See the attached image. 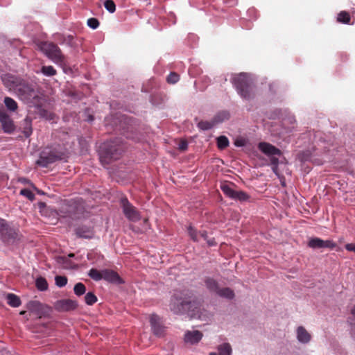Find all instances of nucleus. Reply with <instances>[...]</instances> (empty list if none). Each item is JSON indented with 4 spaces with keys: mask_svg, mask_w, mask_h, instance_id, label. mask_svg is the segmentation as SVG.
<instances>
[{
    "mask_svg": "<svg viewBox=\"0 0 355 355\" xmlns=\"http://www.w3.org/2000/svg\"><path fill=\"white\" fill-rule=\"evenodd\" d=\"M169 306L171 311L175 314L187 313L192 318L201 319L199 314L200 303L188 290L176 292L172 297Z\"/></svg>",
    "mask_w": 355,
    "mask_h": 355,
    "instance_id": "obj_1",
    "label": "nucleus"
},
{
    "mask_svg": "<svg viewBox=\"0 0 355 355\" xmlns=\"http://www.w3.org/2000/svg\"><path fill=\"white\" fill-rule=\"evenodd\" d=\"M232 83L243 98L249 100L252 98V82L248 74L241 73L235 76L232 79Z\"/></svg>",
    "mask_w": 355,
    "mask_h": 355,
    "instance_id": "obj_2",
    "label": "nucleus"
},
{
    "mask_svg": "<svg viewBox=\"0 0 355 355\" xmlns=\"http://www.w3.org/2000/svg\"><path fill=\"white\" fill-rule=\"evenodd\" d=\"M40 48L44 54L55 64L60 66L66 64V58L55 44L45 42L41 44Z\"/></svg>",
    "mask_w": 355,
    "mask_h": 355,
    "instance_id": "obj_3",
    "label": "nucleus"
},
{
    "mask_svg": "<svg viewBox=\"0 0 355 355\" xmlns=\"http://www.w3.org/2000/svg\"><path fill=\"white\" fill-rule=\"evenodd\" d=\"M88 275L95 281L104 279L112 284H120L123 283V281L118 273L110 269L98 270L97 269L92 268L89 271Z\"/></svg>",
    "mask_w": 355,
    "mask_h": 355,
    "instance_id": "obj_4",
    "label": "nucleus"
},
{
    "mask_svg": "<svg viewBox=\"0 0 355 355\" xmlns=\"http://www.w3.org/2000/svg\"><path fill=\"white\" fill-rule=\"evenodd\" d=\"M121 205L123 214L129 220L136 222L141 219L139 211L126 198L121 199Z\"/></svg>",
    "mask_w": 355,
    "mask_h": 355,
    "instance_id": "obj_5",
    "label": "nucleus"
},
{
    "mask_svg": "<svg viewBox=\"0 0 355 355\" xmlns=\"http://www.w3.org/2000/svg\"><path fill=\"white\" fill-rule=\"evenodd\" d=\"M78 304L76 300L63 299L55 302L54 306L58 311H70L77 309Z\"/></svg>",
    "mask_w": 355,
    "mask_h": 355,
    "instance_id": "obj_6",
    "label": "nucleus"
},
{
    "mask_svg": "<svg viewBox=\"0 0 355 355\" xmlns=\"http://www.w3.org/2000/svg\"><path fill=\"white\" fill-rule=\"evenodd\" d=\"M27 309L35 314L37 317L42 318L46 315L49 308L38 301H30L26 305Z\"/></svg>",
    "mask_w": 355,
    "mask_h": 355,
    "instance_id": "obj_7",
    "label": "nucleus"
},
{
    "mask_svg": "<svg viewBox=\"0 0 355 355\" xmlns=\"http://www.w3.org/2000/svg\"><path fill=\"white\" fill-rule=\"evenodd\" d=\"M308 246L313 249L329 248L334 249L336 244L331 240H322L320 238H312L308 243Z\"/></svg>",
    "mask_w": 355,
    "mask_h": 355,
    "instance_id": "obj_8",
    "label": "nucleus"
},
{
    "mask_svg": "<svg viewBox=\"0 0 355 355\" xmlns=\"http://www.w3.org/2000/svg\"><path fill=\"white\" fill-rule=\"evenodd\" d=\"M0 122L4 132L12 133L15 126L10 116L3 111H0Z\"/></svg>",
    "mask_w": 355,
    "mask_h": 355,
    "instance_id": "obj_9",
    "label": "nucleus"
},
{
    "mask_svg": "<svg viewBox=\"0 0 355 355\" xmlns=\"http://www.w3.org/2000/svg\"><path fill=\"white\" fill-rule=\"evenodd\" d=\"M203 334L198 330L187 331L184 336V341L187 344H198L202 338Z\"/></svg>",
    "mask_w": 355,
    "mask_h": 355,
    "instance_id": "obj_10",
    "label": "nucleus"
},
{
    "mask_svg": "<svg viewBox=\"0 0 355 355\" xmlns=\"http://www.w3.org/2000/svg\"><path fill=\"white\" fill-rule=\"evenodd\" d=\"M258 148L266 155H281L282 154L279 149L267 142H260Z\"/></svg>",
    "mask_w": 355,
    "mask_h": 355,
    "instance_id": "obj_11",
    "label": "nucleus"
},
{
    "mask_svg": "<svg viewBox=\"0 0 355 355\" xmlns=\"http://www.w3.org/2000/svg\"><path fill=\"white\" fill-rule=\"evenodd\" d=\"M150 322L153 333L157 336H162L164 329V327L161 324L160 318L155 314H152L150 317Z\"/></svg>",
    "mask_w": 355,
    "mask_h": 355,
    "instance_id": "obj_12",
    "label": "nucleus"
},
{
    "mask_svg": "<svg viewBox=\"0 0 355 355\" xmlns=\"http://www.w3.org/2000/svg\"><path fill=\"white\" fill-rule=\"evenodd\" d=\"M116 141H110L105 142L102 144L101 146V150L102 151V154L100 155H114V154H118V151L120 150L119 148L116 146Z\"/></svg>",
    "mask_w": 355,
    "mask_h": 355,
    "instance_id": "obj_13",
    "label": "nucleus"
},
{
    "mask_svg": "<svg viewBox=\"0 0 355 355\" xmlns=\"http://www.w3.org/2000/svg\"><path fill=\"white\" fill-rule=\"evenodd\" d=\"M18 91L20 94L26 95L28 98H36L38 97L33 86L29 83H24L19 85Z\"/></svg>",
    "mask_w": 355,
    "mask_h": 355,
    "instance_id": "obj_14",
    "label": "nucleus"
},
{
    "mask_svg": "<svg viewBox=\"0 0 355 355\" xmlns=\"http://www.w3.org/2000/svg\"><path fill=\"white\" fill-rule=\"evenodd\" d=\"M296 334L297 340L303 344L309 343L311 339V335L302 326H300L297 328Z\"/></svg>",
    "mask_w": 355,
    "mask_h": 355,
    "instance_id": "obj_15",
    "label": "nucleus"
},
{
    "mask_svg": "<svg viewBox=\"0 0 355 355\" xmlns=\"http://www.w3.org/2000/svg\"><path fill=\"white\" fill-rule=\"evenodd\" d=\"M218 117L219 116H215L210 121H200L197 125L202 130H210L217 123H221L222 119H218Z\"/></svg>",
    "mask_w": 355,
    "mask_h": 355,
    "instance_id": "obj_16",
    "label": "nucleus"
},
{
    "mask_svg": "<svg viewBox=\"0 0 355 355\" xmlns=\"http://www.w3.org/2000/svg\"><path fill=\"white\" fill-rule=\"evenodd\" d=\"M268 157L270 158L272 170L278 177H280L281 171L286 167V164L283 162H279L276 157Z\"/></svg>",
    "mask_w": 355,
    "mask_h": 355,
    "instance_id": "obj_17",
    "label": "nucleus"
},
{
    "mask_svg": "<svg viewBox=\"0 0 355 355\" xmlns=\"http://www.w3.org/2000/svg\"><path fill=\"white\" fill-rule=\"evenodd\" d=\"M61 159L62 157H40L36 164L42 167H48L49 164Z\"/></svg>",
    "mask_w": 355,
    "mask_h": 355,
    "instance_id": "obj_18",
    "label": "nucleus"
},
{
    "mask_svg": "<svg viewBox=\"0 0 355 355\" xmlns=\"http://www.w3.org/2000/svg\"><path fill=\"white\" fill-rule=\"evenodd\" d=\"M205 286L207 288L211 293H217L219 290L218 282L211 278H207L205 279Z\"/></svg>",
    "mask_w": 355,
    "mask_h": 355,
    "instance_id": "obj_19",
    "label": "nucleus"
},
{
    "mask_svg": "<svg viewBox=\"0 0 355 355\" xmlns=\"http://www.w3.org/2000/svg\"><path fill=\"white\" fill-rule=\"evenodd\" d=\"M76 234L78 237L90 239L93 236L92 232L87 227H78L76 230Z\"/></svg>",
    "mask_w": 355,
    "mask_h": 355,
    "instance_id": "obj_20",
    "label": "nucleus"
},
{
    "mask_svg": "<svg viewBox=\"0 0 355 355\" xmlns=\"http://www.w3.org/2000/svg\"><path fill=\"white\" fill-rule=\"evenodd\" d=\"M8 304L12 307H18L21 304L20 298L15 294L8 293L6 295Z\"/></svg>",
    "mask_w": 355,
    "mask_h": 355,
    "instance_id": "obj_21",
    "label": "nucleus"
},
{
    "mask_svg": "<svg viewBox=\"0 0 355 355\" xmlns=\"http://www.w3.org/2000/svg\"><path fill=\"white\" fill-rule=\"evenodd\" d=\"M216 294L220 297L227 299H232L234 297V291L230 288H219Z\"/></svg>",
    "mask_w": 355,
    "mask_h": 355,
    "instance_id": "obj_22",
    "label": "nucleus"
},
{
    "mask_svg": "<svg viewBox=\"0 0 355 355\" xmlns=\"http://www.w3.org/2000/svg\"><path fill=\"white\" fill-rule=\"evenodd\" d=\"M220 189L229 198H232L234 197L235 190L232 188V184L227 183H222L220 184Z\"/></svg>",
    "mask_w": 355,
    "mask_h": 355,
    "instance_id": "obj_23",
    "label": "nucleus"
},
{
    "mask_svg": "<svg viewBox=\"0 0 355 355\" xmlns=\"http://www.w3.org/2000/svg\"><path fill=\"white\" fill-rule=\"evenodd\" d=\"M23 133L26 137H28L33 132L31 127V119L26 117L24 121Z\"/></svg>",
    "mask_w": 355,
    "mask_h": 355,
    "instance_id": "obj_24",
    "label": "nucleus"
},
{
    "mask_svg": "<svg viewBox=\"0 0 355 355\" xmlns=\"http://www.w3.org/2000/svg\"><path fill=\"white\" fill-rule=\"evenodd\" d=\"M219 355H231L232 347L229 343H223L218 347Z\"/></svg>",
    "mask_w": 355,
    "mask_h": 355,
    "instance_id": "obj_25",
    "label": "nucleus"
},
{
    "mask_svg": "<svg viewBox=\"0 0 355 355\" xmlns=\"http://www.w3.org/2000/svg\"><path fill=\"white\" fill-rule=\"evenodd\" d=\"M4 103L8 110L10 111H15L18 106L17 102L10 97H6L4 98Z\"/></svg>",
    "mask_w": 355,
    "mask_h": 355,
    "instance_id": "obj_26",
    "label": "nucleus"
},
{
    "mask_svg": "<svg viewBox=\"0 0 355 355\" xmlns=\"http://www.w3.org/2000/svg\"><path fill=\"white\" fill-rule=\"evenodd\" d=\"M36 287L38 290L44 291L47 290L48 288V284L45 278L44 277H38L36 279Z\"/></svg>",
    "mask_w": 355,
    "mask_h": 355,
    "instance_id": "obj_27",
    "label": "nucleus"
},
{
    "mask_svg": "<svg viewBox=\"0 0 355 355\" xmlns=\"http://www.w3.org/2000/svg\"><path fill=\"white\" fill-rule=\"evenodd\" d=\"M350 16L349 14L346 11H341L338 15L337 20L338 21L343 24H349L350 22Z\"/></svg>",
    "mask_w": 355,
    "mask_h": 355,
    "instance_id": "obj_28",
    "label": "nucleus"
},
{
    "mask_svg": "<svg viewBox=\"0 0 355 355\" xmlns=\"http://www.w3.org/2000/svg\"><path fill=\"white\" fill-rule=\"evenodd\" d=\"M229 145V140L225 136H220L217 138V146L220 149H224Z\"/></svg>",
    "mask_w": 355,
    "mask_h": 355,
    "instance_id": "obj_29",
    "label": "nucleus"
},
{
    "mask_svg": "<svg viewBox=\"0 0 355 355\" xmlns=\"http://www.w3.org/2000/svg\"><path fill=\"white\" fill-rule=\"evenodd\" d=\"M73 291L76 295L80 296L85 293L86 287L83 283L79 282L74 286Z\"/></svg>",
    "mask_w": 355,
    "mask_h": 355,
    "instance_id": "obj_30",
    "label": "nucleus"
},
{
    "mask_svg": "<svg viewBox=\"0 0 355 355\" xmlns=\"http://www.w3.org/2000/svg\"><path fill=\"white\" fill-rule=\"evenodd\" d=\"M85 301L87 305H93L97 301V297L92 292H89L85 296Z\"/></svg>",
    "mask_w": 355,
    "mask_h": 355,
    "instance_id": "obj_31",
    "label": "nucleus"
},
{
    "mask_svg": "<svg viewBox=\"0 0 355 355\" xmlns=\"http://www.w3.org/2000/svg\"><path fill=\"white\" fill-rule=\"evenodd\" d=\"M232 199L239 200L240 201H245L249 198L248 194L242 191H235Z\"/></svg>",
    "mask_w": 355,
    "mask_h": 355,
    "instance_id": "obj_32",
    "label": "nucleus"
},
{
    "mask_svg": "<svg viewBox=\"0 0 355 355\" xmlns=\"http://www.w3.org/2000/svg\"><path fill=\"white\" fill-rule=\"evenodd\" d=\"M41 71L47 76H53L56 74V70L52 66H43Z\"/></svg>",
    "mask_w": 355,
    "mask_h": 355,
    "instance_id": "obj_33",
    "label": "nucleus"
},
{
    "mask_svg": "<svg viewBox=\"0 0 355 355\" xmlns=\"http://www.w3.org/2000/svg\"><path fill=\"white\" fill-rule=\"evenodd\" d=\"M188 233L191 239L193 241H198L200 237V232H198L192 226L188 227Z\"/></svg>",
    "mask_w": 355,
    "mask_h": 355,
    "instance_id": "obj_34",
    "label": "nucleus"
},
{
    "mask_svg": "<svg viewBox=\"0 0 355 355\" xmlns=\"http://www.w3.org/2000/svg\"><path fill=\"white\" fill-rule=\"evenodd\" d=\"M180 80V76L175 72H171L166 78V81L169 84H175Z\"/></svg>",
    "mask_w": 355,
    "mask_h": 355,
    "instance_id": "obj_35",
    "label": "nucleus"
},
{
    "mask_svg": "<svg viewBox=\"0 0 355 355\" xmlns=\"http://www.w3.org/2000/svg\"><path fill=\"white\" fill-rule=\"evenodd\" d=\"M105 9L110 13H113L116 10V5L112 0H105L104 2Z\"/></svg>",
    "mask_w": 355,
    "mask_h": 355,
    "instance_id": "obj_36",
    "label": "nucleus"
},
{
    "mask_svg": "<svg viewBox=\"0 0 355 355\" xmlns=\"http://www.w3.org/2000/svg\"><path fill=\"white\" fill-rule=\"evenodd\" d=\"M55 281L58 287H63L67 284V278L64 276H56Z\"/></svg>",
    "mask_w": 355,
    "mask_h": 355,
    "instance_id": "obj_37",
    "label": "nucleus"
},
{
    "mask_svg": "<svg viewBox=\"0 0 355 355\" xmlns=\"http://www.w3.org/2000/svg\"><path fill=\"white\" fill-rule=\"evenodd\" d=\"M20 194L25 196L30 200H33L35 199L34 193L28 189H23L20 191Z\"/></svg>",
    "mask_w": 355,
    "mask_h": 355,
    "instance_id": "obj_38",
    "label": "nucleus"
},
{
    "mask_svg": "<svg viewBox=\"0 0 355 355\" xmlns=\"http://www.w3.org/2000/svg\"><path fill=\"white\" fill-rule=\"evenodd\" d=\"M87 25L92 29H96L99 26V21L96 18L91 17L87 19Z\"/></svg>",
    "mask_w": 355,
    "mask_h": 355,
    "instance_id": "obj_39",
    "label": "nucleus"
},
{
    "mask_svg": "<svg viewBox=\"0 0 355 355\" xmlns=\"http://www.w3.org/2000/svg\"><path fill=\"white\" fill-rule=\"evenodd\" d=\"M40 114L42 117L45 118L48 120L53 119L54 114L52 112H49L46 110L42 109L40 110Z\"/></svg>",
    "mask_w": 355,
    "mask_h": 355,
    "instance_id": "obj_40",
    "label": "nucleus"
},
{
    "mask_svg": "<svg viewBox=\"0 0 355 355\" xmlns=\"http://www.w3.org/2000/svg\"><path fill=\"white\" fill-rule=\"evenodd\" d=\"M58 37L63 38L62 43L67 44L69 46H73L74 42H73V37L72 35H59Z\"/></svg>",
    "mask_w": 355,
    "mask_h": 355,
    "instance_id": "obj_41",
    "label": "nucleus"
},
{
    "mask_svg": "<svg viewBox=\"0 0 355 355\" xmlns=\"http://www.w3.org/2000/svg\"><path fill=\"white\" fill-rule=\"evenodd\" d=\"M112 159L113 157H99V161L104 167H107Z\"/></svg>",
    "mask_w": 355,
    "mask_h": 355,
    "instance_id": "obj_42",
    "label": "nucleus"
},
{
    "mask_svg": "<svg viewBox=\"0 0 355 355\" xmlns=\"http://www.w3.org/2000/svg\"><path fill=\"white\" fill-rule=\"evenodd\" d=\"M187 146H188V144L186 141L184 140H182V141H180V143L178 144V149L181 151V152H183L185 150H187Z\"/></svg>",
    "mask_w": 355,
    "mask_h": 355,
    "instance_id": "obj_43",
    "label": "nucleus"
},
{
    "mask_svg": "<svg viewBox=\"0 0 355 355\" xmlns=\"http://www.w3.org/2000/svg\"><path fill=\"white\" fill-rule=\"evenodd\" d=\"M246 139L243 138L237 139L235 140L234 144L236 146H244L246 144Z\"/></svg>",
    "mask_w": 355,
    "mask_h": 355,
    "instance_id": "obj_44",
    "label": "nucleus"
},
{
    "mask_svg": "<svg viewBox=\"0 0 355 355\" xmlns=\"http://www.w3.org/2000/svg\"><path fill=\"white\" fill-rule=\"evenodd\" d=\"M216 116H219L218 119H222L221 122H223L224 120L227 119L229 118V113L226 112H223L218 113Z\"/></svg>",
    "mask_w": 355,
    "mask_h": 355,
    "instance_id": "obj_45",
    "label": "nucleus"
},
{
    "mask_svg": "<svg viewBox=\"0 0 355 355\" xmlns=\"http://www.w3.org/2000/svg\"><path fill=\"white\" fill-rule=\"evenodd\" d=\"M345 249L348 251L354 252L355 253V244L347 243L345 245Z\"/></svg>",
    "mask_w": 355,
    "mask_h": 355,
    "instance_id": "obj_46",
    "label": "nucleus"
},
{
    "mask_svg": "<svg viewBox=\"0 0 355 355\" xmlns=\"http://www.w3.org/2000/svg\"><path fill=\"white\" fill-rule=\"evenodd\" d=\"M207 243L208 245H209V246H214L216 245V242L214 238L208 239L207 240Z\"/></svg>",
    "mask_w": 355,
    "mask_h": 355,
    "instance_id": "obj_47",
    "label": "nucleus"
},
{
    "mask_svg": "<svg viewBox=\"0 0 355 355\" xmlns=\"http://www.w3.org/2000/svg\"><path fill=\"white\" fill-rule=\"evenodd\" d=\"M200 236L206 241L208 239L207 233L206 231L200 232Z\"/></svg>",
    "mask_w": 355,
    "mask_h": 355,
    "instance_id": "obj_48",
    "label": "nucleus"
},
{
    "mask_svg": "<svg viewBox=\"0 0 355 355\" xmlns=\"http://www.w3.org/2000/svg\"><path fill=\"white\" fill-rule=\"evenodd\" d=\"M351 313L353 315L354 318H350L349 319V322L350 323H351L352 321L355 322V305L351 309Z\"/></svg>",
    "mask_w": 355,
    "mask_h": 355,
    "instance_id": "obj_49",
    "label": "nucleus"
},
{
    "mask_svg": "<svg viewBox=\"0 0 355 355\" xmlns=\"http://www.w3.org/2000/svg\"><path fill=\"white\" fill-rule=\"evenodd\" d=\"M59 35H62L61 34H58L55 35V40H58L60 44H63V38L58 37Z\"/></svg>",
    "mask_w": 355,
    "mask_h": 355,
    "instance_id": "obj_50",
    "label": "nucleus"
},
{
    "mask_svg": "<svg viewBox=\"0 0 355 355\" xmlns=\"http://www.w3.org/2000/svg\"><path fill=\"white\" fill-rule=\"evenodd\" d=\"M6 223L4 220L0 219V226L2 230H3L6 227Z\"/></svg>",
    "mask_w": 355,
    "mask_h": 355,
    "instance_id": "obj_51",
    "label": "nucleus"
},
{
    "mask_svg": "<svg viewBox=\"0 0 355 355\" xmlns=\"http://www.w3.org/2000/svg\"><path fill=\"white\" fill-rule=\"evenodd\" d=\"M351 326H352V330L353 331H355V322L352 321L351 322Z\"/></svg>",
    "mask_w": 355,
    "mask_h": 355,
    "instance_id": "obj_52",
    "label": "nucleus"
},
{
    "mask_svg": "<svg viewBox=\"0 0 355 355\" xmlns=\"http://www.w3.org/2000/svg\"><path fill=\"white\" fill-rule=\"evenodd\" d=\"M308 157H301L302 159H300V162H306V161H307V159H308L307 158Z\"/></svg>",
    "mask_w": 355,
    "mask_h": 355,
    "instance_id": "obj_53",
    "label": "nucleus"
},
{
    "mask_svg": "<svg viewBox=\"0 0 355 355\" xmlns=\"http://www.w3.org/2000/svg\"><path fill=\"white\" fill-rule=\"evenodd\" d=\"M20 181H21V182H29L28 180H26V179H21V180H20Z\"/></svg>",
    "mask_w": 355,
    "mask_h": 355,
    "instance_id": "obj_54",
    "label": "nucleus"
},
{
    "mask_svg": "<svg viewBox=\"0 0 355 355\" xmlns=\"http://www.w3.org/2000/svg\"><path fill=\"white\" fill-rule=\"evenodd\" d=\"M209 355H219V354H217V353H216V352H211V353L209 354Z\"/></svg>",
    "mask_w": 355,
    "mask_h": 355,
    "instance_id": "obj_55",
    "label": "nucleus"
},
{
    "mask_svg": "<svg viewBox=\"0 0 355 355\" xmlns=\"http://www.w3.org/2000/svg\"><path fill=\"white\" fill-rule=\"evenodd\" d=\"M205 82L207 83H209L210 82L209 78H205Z\"/></svg>",
    "mask_w": 355,
    "mask_h": 355,
    "instance_id": "obj_56",
    "label": "nucleus"
},
{
    "mask_svg": "<svg viewBox=\"0 0 355 355\" xmlns=\"http://www.w3.org/2000/svg\"><path fill=\"white\" fill-rule=\"evenodd\" d=\"M127 137H128V138H130V136H127ZM131 139H134V140H136V139H135V137H131Z\"/></svg>",
    "mask_w": 355,
    "mask_h": 355,
    "instance_id": "obj_57",
    "label": "nucleus"
},
{
    "mask_svg": "<svg viewBox=\"0 0 355 355\" xmlns=\"http://www.w3.org/2000/svg\"><path fill=\"white\" fill-rule=\"evenodd\" d=\"M89 119H90V120H93V117H92V116H89Z\"/></svg>",
    "mask_w": 355,
    "mask_h": 355,
    "instance_id": "obj_58",
    "label": "nucleus"
}]
</instances>
